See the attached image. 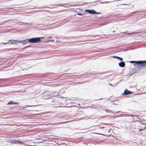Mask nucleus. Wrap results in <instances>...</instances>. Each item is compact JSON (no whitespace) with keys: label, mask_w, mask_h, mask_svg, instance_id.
<instances>
[{"label":"nucleus","mask_w":146,"mask_h":146,"mask_svg":"<svg viewBox=\"0 0 146 146\" xmlns=\"http://www.w3.org/2000/svg\"><path fill=\"white\" fill-rule=\"evenodd\" d=\"M10 143L11 144H17L18 143H20L19 141L16 140H11Z\"/></svg>","instance_id":"obj_8"},{"label":"nucleus","mask_w":146,"mask_h":146,"mask_svg":"<svg viewBox=\"0 0 146 146\" xmlns=\"http://www.w3.org/2000/svg\"><path fill=\"white\" fill-rule=\"evenodd\" d=\"M50 93V92L47 90L44 92L43 97H46V98H49L51 97Z\"/></svg>","instance_id":"obj_2"},{"label":"nucleus","mask_w":146,"mask_h":146,"mask_svg":"<svg viewBox=\"0 0 146 146\" xmlns=\"http://www.w3.org/2000/svg\"><path fill=\"white\" fill-rule=\"evenodd\" d=\"M58 93L57 92H51V97H57Z\"/></svg>","instance_id":"obj_7"},{"label":"nucleus","mask_w":146,"mask_h":146,"mask_svg":"<svg viewBox=\"0 0 146 146\" xmlns=\"http://www.w3.org/2000/svg\"><path fill=\"white\" fill-rule=\"evenodd\" d=\"M144 130V129H140L139 130V131H143Z\"/></svg>","instance_id":"obj_17"},{"label":"nucleus","mask_w":146,"mask_h":146,"mask_svg":"<svg viewBox=\"0 0 146 146\" xmlns=\"http://www.w3.org/2000/svg\"><path fill=\"white\" fill-rule=\"evenodd\" d=\"M113 57L114 58H117L120 61H122L123 60L122 58H120L119 57H117V56H113Z\"/></svg>","instance_id":"obj_14"},{"label":"nucleus","mask_w":146,"mask_h":146,"mask_svg":"<svg viewBox=\"0 0 146 146\" xmlns=\"http://www.w3.org/2000/svg\"><path fill=\"white\" fill-rule=\"evenodd\" d=\"M19 40H11L8 41V42H10L11 43L14 44L15 43L16 44L17 43H19L18 42Z\"/></svg>","instance_id":"obj_9"},{"label":"nucleus","mask_w":146,"mask_h":146,"mask_svg":"<svg viewBox=\"0 0 146 146\" xmlns=\"http://www.w3.org/2000/svg\"><path fill=\"white\" fill-rule=\"evenodd\" d=\"M41 41V39L40 37H37L35 38H30L29 40V42L33 43H37Z\"/></svg>","instance_id":"obj_1"},{"label":"nucleus","mask_w":146,"mask_h":146,"mask_svg":"<svg viewBox=\"0 0 146 146\" xmlns=\"http://www.w3.org/2000/svg\"><path fill=\"white\" fill-rule=\"evenodd\" d=\"M49 137H50V138H53V137H57V136H55L54 135H49Z\"/></svg>","instance_id":"obj_16"},{"label":"nucleus","mask_w":146,"mask_h":146,"mask_svg":"<svg viewBox=\"0 0 146 146\" xmlns=\"http://www.w3.org/2000/svg\"><path fill=\"white\" fill-rule=\"evenodd\" d=\"M48 40L49 41L54 42V40L53 39L52 37L51 36H49L48 37Z\"/></svg>","instance_id":"obj_11"},{"label":"nucleus","mask_w":146,"mask_h":146,"mask_svg":"<svg viewBox=\"0 0 146 146\" xmlns=\"http://www.w3.org/2000/svg\"><path fill=\"white\" fill-rule=\"evenodd\" d=\"M139 64L143 68H146V61H139Z\"/></svg>","instance_id":"obj_3"},{"label":"nucleus","mask_w":146,"mask_h":146,"mask_svg":"<svg viewBox=\"0 0 146 146\" xmlns=\"http://www.w3.org/2000/svg\"><path fill=\"white\" fill-rule=\"evenodd\" d=\"M2 44H5L8 43H2Z\"/></svg>","instance_id":"obj_19"},{"label":"nucleus","mask_w":146,"mask_h":146,"mask_svg":"<svg viewBox=\"0 0 146 146\" xmlns=\"http://www.w3.org/2000/svg\"><path fill=\"white\" fill-rule=\"evenodd\" d=\"M30 38L26 39L25 40H19L18 42L19 43H22L24 44H26L29 42V40Z\"/></svg>","instance_id":"obj_4"},{"label":"nucleus","mask_w":146,"mask_h":146,"mask_svg":"<svg viewBox=\"0 0 146 146\" xmlns=\"http://www.w3.org/2000/svg\"><path fill=\"white\" fill-rule=\"evenodd\" d=\"M96 126H99V125H96Z\"/></svg>","instance_id":"obj_21"},{"label":"nucleus","mask_w":146,"mask_h":146,"mask_svg":"<svg viewBox=\"0 0 146 146\" xmlns=\"http://www.w3.org/2000/svg\"><path fill=\"white\" fill-rule=\"evenodd\" d=\"M86 11L88 12L89 13L92 14H98L95 11L93 10H86Z\"/></svg>","instance_id":"obj_5"},{"label":"nucleus","mask_w":146,"mask_h":146,"mask_svg":"<svg viewBox=\"0 0 146 146\" xmlns=\"http://www.w3.org/2000/svg\"><path fill=\"white\" fill-rule=\"evenodd\" d=\"M58 98H60V99H64V97L62 96H60L59 95H58Z\"/></svg>","instance_id":"obj_15"},{"label":"nucleus","mask_w":146,"mask_h":146,"mask_svg":"<svg viewBox=\"0 0 146 146\" xmlns=\"http://www.w3.org/2000/svg\"><path fill=\"white\" fill-rule=\"evenodd\" d=\"M144 128V129H146V126H145Z\"/></svg>","instance_id":"obj_20"},{"label":"nucleus","mask_w":146,"mask_h":146,"mask_svg":"<svg viewBox=\"0 0 146 146\" xmlns=\"http://www.w3.org/2000/svg\"><path fill=\"white\" fill-rule=\"evenodd\" d=\"M105 128V127H102L99 128L100 129H104Z\"/></svg>","instance_id":"obj_18"},{"label":"nucleus","mask_w":146,"mask_h":146,"mask_svg":"<svg viewBox=\"0 0 146 146\" xmlns=\"http://www.w3.org/2000/svg\"><path fill=\"white\" fill-rule=\"evenodd\" d=\"M130 62L131 63H136L137 64H139V61H131Z\"/></svg>","instance_id":"obj_13"},{"label":"nucleus","mask_w":146,"mask_h":146,"mask_svg":"<svg viewBox=\"0 0 146 146\" xmlns=\"http://www.w3.org/2000/svg\"><path fill=\"white\" fill-rule=\"evenodd\" d=\"M19 104V103L16 102V103H13L12 101H10L8 103V104L9 105H11V104H15V105H18Z\"/></svg>","instance_id":"obj_12"},{"label":"nucleus","mask_w":146,"mask_h":146,"mask_svg":"<svg viewBox=\"0 0 146 146\" xmlns=\"http://www.w3.org/2000/svg\"><path fill=\"white\" fill-rule=\"evenodd\" d=\"M133 93L132 92L128 90L127 89H126L125 91L124 92L123 94L124 95H127L129 94H132Z\"/></svg>","instance_id":"obj_6"},{"label":"nucleus","mask_w":146,"mask_h":146,"mask_svg":"<svg viewBox=\"0 0 146 146\" xmlns=\"http://www.w3.org/2000/svg\"><path fill=\"white\" fill-rule=\"evenodd\" d=\"M119 66L121 67H123L125 66V62H121L119 63Z\"/></svg>","instance_id":"obj_10"}]
</instances>
